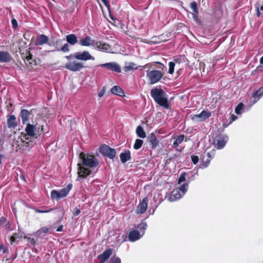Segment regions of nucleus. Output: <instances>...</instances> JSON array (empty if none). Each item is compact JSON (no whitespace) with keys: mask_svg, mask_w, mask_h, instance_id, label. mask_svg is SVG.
Listing matches in <instances>:
<instances>
[{"mask_svg":"<svg viewBox=\"0 0 263 263\" xmlns=\"http://www.w3.org/2000/svg\"><path fill=\"white\" fill-rule=\"evenodd\" d=\"M98 66L107 68V69L114 72H121V69L120 65L115 62H109L100 64Z\"/></svg>","mask_w":263,"mask_h":263,"instance_id":"obj_11","label":"nucleus"},{"mask_svg":"<svg viewBox=\"0 0 263 263\" xmlns=\"http://www.w3.org/2000/svg\"><path fill=\"white\" fill-rule=\"evenodd\" d=\"M28 239L30 240V242L32 245H35L36 242L34 238H29Z\"/></svg>","mask_w":263,"mask_h":263,"instance_id":"obj_54","label":"nucleus"},{"mask_svg":"<svg viewBox=\"0 0 263 263\" xmlns=\"http://www.w3.org/2000/svg\"><path fill=\"white\" fill-rule=\"evenodd\" d=\"M257 15L258 16H260V12L259 11V9H257Z\"/></svg>","mask_w":263,"mask_h":263,"instance_id":"obj_64","label":"nucleus"},{"mask_svg":"<svg viewBox=\"0 0 263 263\" xmlns=\"http://www.w3.org/2000/svg\"><path fill=\"white\" fill-rule=\"evenodd\" d=\"M185 175H186L185 173H182L180 175V176L178 179V183L179 184H180L181 182H182L185 180Z\"/></svg>","mask_w":263,"mask_h":263,"instance_id":"obj_46","label":"nucleus"},{"mask_svg":"<svg viewBox=\"0 0 263 263\" xmlns=\"http://www.w3.org/2000/svg\"><path fill=\"white\" fill-rule=\"evenodd\" d=\"M120 158L122 163H125L127 161L130 160L132 159L130 152L127 150L124 153H121L120 155Z\"/></svg>","mask_w":263,"mask_h":263,"instance_id":"obj_23","label":"nucleus"},{"mask_svg":"<svg viewBox=\"0 0 263 263\" xmlns=\"http://www.w3.org/2000/svg\"><path fill=\"white\" fill-rule=\"evenodd\" d=\"M111 92L114 95L123 97L125 96L124 92L122 89L118 86H114L110 90Z\"/></svg>","mask_w":263,"mask_h":263,"instance_id":"obj_27","label":"nucleus"},{"mask_svg":"<svg viewBox=\"0 0 263 263\" xmlns=\"http://www.w3.org/2000/svg\"><path fill=\"white\" fill-rule=\"evenodd\" d=\"M72 185L69 184L66 187L60 191L52 190L51 192V197L52 199L59 200L66 197L71 190Z\"/></svg>","mask_w":263,"mask_h":263,"instance_id":"obj_5","label":"nucleus"},{"mask_svg":"<svg viewBox=\"0 0 263 263\" xmlns=\"http://www.w3.org/2000/svg\"><path fill=\"white\" fill-rule=\"evenodd\" d=\"M7 124L9 128H15L17 126V123L14 115H10L8 117Z\"/></svg>","mask_w":263,"mask_h":263,"instance_id":"obj_21","label":"nucleus"},{"mask_svg":"<svg viewBox=\"0 0 263 263\" xmlns=\"http://www.w3.org/2000/svg\"><path fill=\"white\" fill-rule=\"evenodd\" d=\"M198 11L197 9H196V10H193V13H192L193 18L194 20L197 23H199L200 22V20L198 16Z\"/></svg>","mask_w":263,"mask_h":263,"instance_id":"obj_41","label":"nucleus"},{"mask_svg":"<svg viewBox=\"0 0 263 263\" xmlns=\"http://www.w3.org/2000/svg\"><path fill=\"white\" fill-rule=\"evenodd\" d=\"M62 230H63V226H60L57 229V231H58V232H61Z\"/></svg>","mask_w":263,"mask_h":263,"instance_id":"obj_58","label":"nucleus"},{"mask_svg":"<svg viewBox=\"0 0 263 263\" xmlns=\"http://www.w3.org/2000/svg\"><path fill=\"white\" fill-rule=\"evenodd\" d=\"M184 57L183 55L176 56L174 58V62H175V63H178L180 64V62L181 61V60L184 59Z\"/></svg>","mask_w":263,"mask_h":263,"instance_id":"obj_44","label":"nucleus"},{"mask_svg":"<svg viewBox=\"0 0 263 263\" xmlns=\"http://www.w3.org/2000/svg\"><path fill=\"white\" fill-rule=\"evenodd\" d=\"M30 116V113L28 110L26 109H23L21 110L20 117H21L23 124L26 123V122L29 121Z\"/></svg>","mask_w":263,"mask_h":263,"instance_id":"obj_24","label":"nucleus"},{"mask_svg":"<svg viewBox=\"0 0 263 263\" xmlns=\"http://www.w3.org/2000/svg\"><path fill=\"white\" fill-rule=\"evenodd\" d=\"M168 72L170 74H173L174 72V67L175 66V63L174 62H170L168 63Z\"/></svg>","mask_w":263,"mask_h":263,"instance_id":"obj_39","label":"nucleus"},{"mask_svg":"<svg viewBox=\"0 0 263 263\" xmlns=\"http://www.w3.org/2000/svg\"><path fill=\"white\" fill-rule=\"evenodd\" d=\"M84 67V66L82 63L74 61L67 63L64 66V68L71 71H78Z\"/></svg>","mask_w":263,"mask_h":263,"instance_id":"obj_9","label":"nucleus"},{"mask_svg":"<svg viewBox=\"0 0 263 263\" xmlns=\"http://www.w3.org/2000/svg\"><path fill=\"white\" fill-rule=\"evenodd\" d=\"M22 59L24 60L25 62L27 61H29L32 59V55L30 53V51L26 50L25 52L21 53Z\"/></svg>","mask_w":263,"mask_h":263,"instance_id":"obj_29","label":"nucleus"},{"mask_svg":"<svg viewBox=\"0 0 263 263\" xmlns=\"http://www.w3.org/2000/svg\"><path fill=\"white\" fill-rule=\"evenodd\" d=\"M231 122H233V121L235 120L237 118V117L234 115H232L231 116Z\"/></svg>","mask_w":263,"mask_h":263,"instance_id":"obj_56","label":"nucleus"},{"mask_svg":"<svg viewBox=\"0 0 263 263\" xmlns=\"http://www.w3.org/2000/svg\"><path fill=\"white\" fill-rule=\"evenodd\" d=\"M16 239L15 238V236L13 234V235L11 236L10 238V241L11 245H12L13 244V243L15 241Z\"/></svg>","mask_w":263,"mask_h":263,"instance_id":"obj_53","label":"nucleus"},{"mask_svg":"<svg viewBox=\"0 0 263 263\" xmlns=\"http://www.w3.org/2000/svg\"><path fill=\"white\" fill-rule=\"evenodd\" d=\"M215 152L216 151L215 149H213L211 152L206 153V156L208 158H211V160H212L215 155Z\"/></svg>","mask_w":263,"mask_h":263,"instance_id":"obj_45","label":"nucleus"},{"mask_svg":"<svg viewBox=\"0 0 263 263\" xmlns=\"http://www.w3.org/2000/svg\"><path fill=\"white\" fill-rule=\"evenodd\" d=\"M103 3L104 4V5L107 7H108L109 5H108V1L107 0H101Z\"/></svg>","mask_w":263,"mask_h":263,"instance_id":"obj_55","label":"nucleus"},{"mask_svg":"<svg viewBox=\"0 0 263 263\" xmlns=\"http://www.w3.org/2000/svg\"><path fill=\"white\" fill-rule=\"evenodd\" d=\"M112 253V249H108L106 250L102 254L99 256V258L100 259L102 262H105L107 260Z\"/></svg>","mask_w":263,"mask_h":263,"instance_id":"obj_20","label":"nucleus"},{"mask_svg":"<svg viewBox=\"0 0 263 263\" xmlns=\"http://www.w3.org/2000/svg\"><path fill=\"white\" fill-rule=\"evenodd\" d=\"M66 40L67 44L74 45L78 42L77 36L74 34H70L66 36Z\"/></svg>","mask_w":263,"mask_h":263,"instance_id":"obj_26","label":"nucleus"},{"mask_svg":"<svg viewBox=\"0 0 263 263\" xmlns=\"http://www.w3.org/2000/svg\"><path fill=\"white\" fill-rule=\"evenodd\" d=\"M0 226H3L6 229H9L10 227L9 222L4 217L0 218Z\"/></svg>","mask_w":263,"mask_h":263,"instance_id":"obj_31","label":"nucleus"},{"mask_svg":"<svg viewBox=\"0 0 263 263\" xmlns=\"http://www.w3.org/2000/svg\"><path fill=\"white\" fill-rule=\"evenodd\" d=\"M26 134L23 136V138L25 140H28L30 137L32 138L34 136L37 137L40 136L39 129H36V125H33L30 124H27L25 128Z\"/></svg>","mask_w":263,"mask_h":263,"instance_id":"obj_6","label":"nucleus"},{"mask_svg":"<svg viewBox=\"0 0 263 263\" xmlns=\"http://www.w3.org/2000/svg\"><path fill=\"white\" fill-rule=\"evenodd\" d=\"M183 195L179 190L176 188L170 194L168 200L171 202L175 201L181 198Z\"/></svg>","mask_w":263,"mask_h":263,"instance_id":"obj_13","label":"nucleus"},{"mask_svg":"<svg viewBox=\"0 0 263 263\" xmlns=\"http://www.w3.org/2000/svg\"><path fill=\"white\" fill-rule=\"evenodd\" d=\"M12 60L10 54L6 51H0V63H9Z\"/></svg>","mask_w":263,"mask_h":263,"instance_id":"obj_16","label":"nucleus"},{"mask_svg":"<svg viewBox=\"0 0 263 263\" xmlns=\"http://www.w3.org/2000/svg\"><path fill=\"white\" fill-rule=\"evenodd\" d=\"M140 238V234L138 230H134L131 231L128 234L129 240L134 242Z\"/></svg>","mask_w":263,"mask_h":263,"instance_id":"obj_19","label":"nucleus"},{"mask_svg":"<svg viewBox=\"0 0 263 263\" xmlns=\"http://www.w3.org/2000/svg\"><path fill=\"white\" fill-rule=\"evenodd\" d=\"M11 23H12V25L14 28L16 29L17 28V27H18L17 22L15 19H14V18L12 19L11 21Z\"/></svg>","mask_w":263,"mask_h":263,"instance_id":"obj_51","label":"nucleus"},{"mask_svg":"<svg viewBox=\"0 0 263 263\" xmlns=\"http://www.w3.org/2000/svg\"><path fill=\"white\" fill-rule=\"evenodd\" d=\"M147 197L144 198L142 201H141L137 206V213L140 214L144 213L147 209Z\"/></svg>","mask_w":263,"mask_h":263,"instance_id":"obj_14","label":"nucleus"},{"mask_svg":"<svg viewBox=\"0 0 263 263\" xmlns=\"http://www.w3.org/2000/svg\"><path fill=\"white\" fill-rule=\"evenodd\" d=\"M150 93L157 104L164 109L169 108L170 105L167 95L163 89L155 88L151 90Z\"/></svg>","mask_w":263,"mask_h":263,"instance_id":"obj_1","label":"nucleus"},{"mask_svg":"<svg viewBox=\"0 0 263 263\" xmlns=\"http://www.w3.org/2000/svg\"><path fill=\"white\" fill-rule=\"evenodd\" d=\"M243 104L242 103H239L235 108V111L236 114H239L241 110L242 109Z\"/></svg>","mask_w":263,"mask_h":263,"instance_id":"obj_42","label":"nucleus"},{"mask_svg":"<svg viewBox=\"0 0 263 263\" xmlns=\"http://www.w3.org/2000/svg\"><path fill=\"white\" fill-rule=\"evenodd\" d=\"M78 165L79 166L78 174L80 178H85L91 174V171L89 169L82 166L80 163Z\"/></svg>","mask_w":263,"mask_h":263,"instance_id":"obj_15","label":"nucleus"},{"mask_svg":"<svg viewBox=\"0 0 263 263\" xmlns=\"http://www.w3.org/2000/svg\"><path fill=\"white\" fill-rule=\"evenodd\" d=\"M54 209L51 208L49 209L48 210H36V212L39 213H49L51 211H52Z\"/></svg>","mask_w":263,"mask_h":263,"instance_id":"obj_49","label":"nucleus"},{"mask_svg":"<svg viewBox=\"0 0 263 263\" xmlns=\"http://www.w3.org/2000/svg\"><path fill=\"white\" fill-rule=\"evenodd\" d=\"M80 212H81V211H80V210H79V209H76V211H75V212H74V215L75 216H77V215H78L80 213Z\"/></svg>","mask_w":263,"mask_h":263,"instance_id":"obj_57","label":"nucleus"},{"mask_svg":"<svg viewBox=\"0 0 263 263\" xmlns=\"http://www.w3.org/2000/svg\"><path fill=\"white\" fill-rule=\"evenodd\" d=\"M136 132L137 136L141 138H145L146 137L145 132L140 125L137 127Z\"/></svg>","mask_w":263,"mask_h":263,"instance_id":"obj_30","label":"nucleus"},{"mask_svg":"<svg viewBox=\"0 0 263 263\" xmlns=\"http://www.w3.org/2000/svg\"><path fill=\"white\" fill-rule=\"evenodd\" d=\"M263 95V87L260 88L259 89L256 90L253 93V97L256 99L257 98L258 100L259 98Z\"/></svg>","mask_w":263,"mask_h":263,"instance_id":"obj_36","label":"nucleus"},{"mask_svg":"<svg viewBox=\"0 0 263 263\" xmlns=\"http://www.w3.org/2000/svg\"><path fill=\"white\" fill-rule=\"evenodd\" d=\"M147 224L146 222H142L136 227L141 231H144L147 228Z\"/></svg>","mask_w":263,"mask_h":263,"instance_id":"obj_40","label":"nucleus"},{"mask_svg":"<svg viewBox=\"0 0 263 263\" xmlns=\"http://www.w3.org/2000/svg\"><path fill=\"white\" fill-rule=\"evenodd\" d=\"M100 152L102 155L111 159L116 157L117 153L114 148H111L106 144L101 145L100 148Z\"/></svg>","mask_w":263,"mask_h":263,"instance_id":"obj_7","label":"nucleus"},{"mask_svg":"<svg viewBox=\"0 0 263 263\" xmlns=\"http://www.w3.org/2000/svg\"><path fill=\"white\" fill-rule=\"evenodd\" d=\"M213 144L218 149L223 148L228 141V136L220 134H213L212 135Z\"/></svg>","mask_w":263,"mask_h":263,"instance_id":"obj_2","label":"nucleus"},{"mask_svg":"<svg viewBox=\"0 0 263 263\" xmlns=\"http://www.w3.org/2000/svg\"><path fill=\"white\" fill-rule=\"evenodd\" d=\"M191 8L192 9V10L197 9V4L196 2H193L191 3Z\"/></svg>","mask_w":263,"mask_h":263,"instance_id":"obj_50","label":"nucleus"},{"mask_svg":"<svg viewBox=\"0 0 263 263\" xmlns=\"http://www.w3.org/2000/svg\"><path fill=\"white\" fill-rule=\"evenodd\" d=\"M94 47L102 51H107L109 50L111 48L109 44L101 41H96L95 46H94Z\"/></svg>","mask_w":263,"mask_h":263,"instance_id":"obj_18","label":"nucleus"},{"mask_svg":"<svg viewBox=\"0 0 263 263\" xmlns=\"http://www.w3.org/2000/svg\"><path fill=\"white\" fill-rule=\"evenodd\" d=\"M79 157L82 160V164L84 166L93 167L97 166L99 164V161L94 156L90 155L89 157H86L85 153L81 152Z\"/></svg>","mask_w":263,"mask_h":263,"instance_id":"obj_4","label":"nucleus"},{"mask_svg":"<svg viewBox=\"0 0 263 263\" xmlns=\"http://www.w3.org/2000/svg\"><path fill=\"white\" fill-rule=\"evenodd\" d=\"M189 186L188 183H185L183 184L182 185H181L179 187H177L178 190H180V192L183 194V195H184L185 192L187 191V189Z\"/></svg>","mask_w":263,"mask_h":263,"instance_id":"obj_38","label":"nucleus"},{"mask_svg":"<svg viewBox=\"0 0 263 263\" xmlns=\"http://www.w3.org/2000/svg\"><path fill=\"white\" fill-rule=\"evenodd\" d=\"M13 234L14 235V236H15L16 239H17V238L21 239L23 237V235L19 233H14Z\"/></svg>","mask_w":263,"mask_h":263,"instance_id":"obj_52","label":"nucleus"},{"mask_svg":"<svg viewBox=\"0 0 263 263\" xmlns=\"http://www.w3.org/2000/svg\"><path fill=\"white\" fill-rule=\"evenodd\" d=\"M148 142L151 145V148H155L159 144V141L157 139L155 135L153 133L151 134L148 138Z\"/></svg>","mask_w":263,"mask_h":263,"instance_id":"obj_22","label":"nucleus"},{"mask_svg":"<svg viewBox=\"0 0 263 263\" xmlns=\"http://www.w3.org/2000/svg\"><path fill=\"white\" fill-rule=\"evenodd\" d=\"M211 116V112L205 110H202L199 114L191 115V119L195 122L203 121Z\"/></svg>","mask_w":263,"mask_h":263,"instance_id":"obj_8","label":"nucleus"},{"mask_svg":"<svg viewBox=\"0 0 263 263\" xmlns=\"http://www.w3.org/2000/svg\"><path fill=\"white\" fill-rule=\"evenodd\" d=\"M211 161V158H208L206 156H203L202 159V163L200 167H206L210 164Z\"/></svg>","mask_w":263,"mask_h":263,"instance_id":"obj_32","label":"nucleus"},{"mask_svg":"<svg viewBox=\"0 0 263 263\" xmlns=\"http://www.w3.org/2000/svg\"><path fill=\"white\" fill-rule=\"evenodd\" d=\"M136 65L135 63H129V64L128 65L125 66L123 67V70L125 72H127L130 71L134 69H137V67H136Z\"/></svg>","mask_w":263,"mask_h":263,"instance_id":"obj_33","label":"nucleus"},{"mask_svg":"<svg viewBox=\"0 0 263 263\" xmlns=\"http://www.w3.org/2000/svg\"><path fill=\"white\" fill-rule=\"evenodd\" d=\"M4 249V246L3 245L1 244L0 245V250H2Z\"/></svg>","mask_w":263,"mask_h":263,"instance_id":"obj_63","label":"nucleus"},{"mask_svg":"<svg viewBox=\"0 0 263 263\" xmlns=\"http://www.w3.org/2000/svg\"><path fill=\"white\" fill-rule=\"evenodd\" d=\"M95 43L96 41L92 40L89 36H87L85 38L80 40L79 41V44L82 46H92L94 47V46H95Z\"/></svg>","mask_w":263,"mask_h":263,"instance_id":"obj_17","label":"nucleus"},{"mask_svg":"<svg viewBox=\"0 0 263 263\" xmlns=\"http://www.w3.org/2000/svg\"><path fill=\"white\" fill-rule=\"evenodd\" d=\"M49 230L48 227H44L41 228L36 232V234L38 236H41L42 234H47Z\"/></svg>","mask_w":263,"mask_h":263,"instance_id":"obj_35","label":"nucleus"},{"mask_svg":"<svg viewBox=\"0 0 263 263\" xmlns=\"http://www.w3.org/2000/svg\"><path fill=\"white\" fill-rule=\"evenodd\" d=\"M48 37L44 34L40 35L36 39L35 44L36 45H42L48 43Z\"/></svg>","mask_w":263,"mask_h":263,"instance_id":"obj_25","label":"nucleus"},{"mask_svg":"<svg viewBox=\"0 0 263 263\" xmlns=\"http://www.w3.org/2000/svg\"><path fill=\"white\" fill-rule=\"evenodd\" d=\"M110 263H121V261L120 258L114 256L111 258Z\"/></svg>","mask_w":263,"mask_h":263,"instance_id":"obj_43","label":"nucleus"},{"mask_svg":"<svg viewBox=\"0 0 263 263\" xmlns=\"http://www.w3.org/2000/svg\"><path fill=\"white\" fill-rule=\"evenodd\" d=\"M44 132V129H43V125H42L41 126V130L39 129V134H40V135L41 134H43Z\"/></svg>","mask_w":263,"mask_h":263,"instance_id":"obj_59","label":"nucleus"},{"mask_svg":"<svg viewBox=\"0 0 263 263\" xmlns=\"http://www.w3.org/2000/svg\"><path fill=\"white\" fill-rule=\"evenodd\" d=\"M260 63L263 64V56L260 59Z\"/></svg>","mask_w":263,"mask_h":263,"instance_id":"obj_61","label":"nucleus"},{"mask_svg":"<svg viewBox=\"0 0 263 263\" xmlns=\"http://www.w3.org/2000/svg\"><path fill=\"white\" fill-rule=\"evenodd\" d=\"M27 62H28L29 65L32 67L33 66H36L38 65L40 62V60L39 59L33 58L32 57V59L31 60L27 61Z\"/></svg>","mask_w":263,"mask_h":263,"instance_id":"obj_37","label":"nucleus"},{"mask_svg":"<svg viewBox=\"0 0 263 263\" xmlns=\"http://www.w3.org/2000/svg\"><path fill=\"white\" fill-rule=\"evenodd\" d=\"M161 70H152L146 71V77L149 80L150 84H154L158 82L163 76V68Z\"/></svg>","mask_w":263,"mask_h":263,"instance_id":"obj_3","label":"nucleus"},{"mask_svg":"<svg viewBox=\"0 0 263 263\" xmlns=\"http://www.w3.org/2000/svg\"><path fill=\"white\" fill-rule=\"evenodd\" d=\"M71 57H72V55H71V54H70V55H67V56H66V57H65V58H66L68 60H71Z\"/></svg>","mask_w":263,"mask_h":263,"instance_id":"obj_60","label":"nucleus"},{"mask_svg":"<svg viewBox=\"0 0 263 263\" xmlns=\"http://www.w3.org/2000/svg\"><path fill=\"white\" fill-rule=\"evenodd\" d=\"M184 137L185 136L184 135H180L177 136L176 138H174L175 140L173 142V147L177 148L179 145L183 141Z\"/></svg>","mask_w":263,"mask_h":263,"instance_id":"obj_28","label":"nucleus"},{"mask_svg":"<svg viewBox=\"0 0 263 263\" xmlns=\"http://www.w3.org/2000/svg\"><path fill=\"white\" fill-rule=\"evenodd\" d=\"M104 95V92H101L99 93V96L100 97H102Z\"/></svg>","mask_w":263,"mask_h":263,"instance_id":"obj_62","label":"nucleus"},{"mask_svg":"<svg viewBox=\"0 0 263 263\" xmlns=\"http://www.w3.org/2000/svg\"><path fill=\"white\" fill-rule=\"evenodd\" d=\"M191 159H192V162L194 164H197L198 163V161H199L198 157L197 156H195V155L192 156H191Z\"/></svg>","mask_w":263,"mask_h":263,"instance_id":"obj_47","label":"nucleus"},{"mask_svg":"<svg viewBox=\"0 0 263 263\" xmlns=\"http://www.w3.org/2000/svg\"><path fill=\"white\" fill-rule=\"evenodd\" d=\"M205 63L204 62H200V63H199V68L203 72H206H206L208 71V70H205Z\"/></svg>","mask_w":263,"mask_h":263,"instance_id":"obj_48","label":"nucleus"},{"mask_svg":"<svg viewBox=\"0 0 263 263\" xmlns=\"http://www.w3.org/2000/svg\"><path fill=\"white\" fill-rule=\"evenodd\" d=\"M64 41V39H58L53 43V45L55 46V48L54 51H62L64 52H67L69 51V46L67 43L65 44L62 47H60Z\"/></svg>","mask_w":263,"mask_h":263,"instance_id":"obj_12","label":"nucleus"},{"mask_svg":"<svg viewBox=\"0 0 263 263\" xmlns=\"http://www.w3.org/2000/svg\"><path fill=\"white\" fill-rule=\"evenodd\" d=\"M143 144V141L141 139H137L136 140L134 145V148L135 149H140Z\"/></svg>","mask_w":263,"mask_h":263,"instance_id":"obj_34","label":"nucleus"},{"mask_svg":"<svg viewBox=\"0 0 263 263\" xmlns=\"http://www.w3.org/2000/svg\"><path fill=\"white\" fill-rule=\"evenodd\" d=\"M74 57L78 60L81 61H87L95 59L94 57H92L90 53L86 50L83 51V52H78L74 54Z\"/></svg>","mask_w":263,"mask_h":263,"instance_id":"obj_10","label":"nucleus"}]
</instances>
